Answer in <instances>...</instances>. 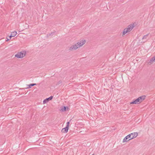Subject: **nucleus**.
<instances>
[{"instance_id":"20e7f679","label":"nucleus","mask_w":155,"mask_h":155,"mask_svg":"<svg viewBox=\"0 0 155 155\" xmlns=\"http://www.w3.org/2000/svg\"><path fill=\"white\" fill-rule=\"evenodd\" d=\"M26 54V51H22L16 54L15 55V57L18 58H22L25 56Z\"/></svg>"},{"instance_id":"4468645a","label":"nucleus","mask_w":155,"mask_h":155,"mask_svg":"<svg viewBox=\"0 0 155 155\" xmlns=\"http://www.w3.org/2000/svg\"><path fill=\"white\" fill-rule=\"evenodd\" d=\"M12 37H13V36L11 35L9 37V38H10L11 39V38Z\"/></svg>"},{"instance_id":"f257e3e1","label":"nucleus","mask_w":155,"mask_h":155,"mask_svg":"<svg viewBox=\"0 0 155 155\" xmlns=\"http://www.w3.org/2000/svg\"><path fill=\"white\" fill-rule=\"evenodd\" d=\"M138 134L137 133L134 132L128 135L124 139L123 142L124 143L127 142L130 140L136 138L138 136Z\"/></svg>"},{"instance_id":"2eb2a0df","label":"nucleus","mask_w":155,"mask_h":155,"mask_svg":"<svg viewBox=\"0 0 155 155\" xmlns=\"http://www.w3.org/2000/svg\"><path fill=\"white\" fill-rule=\"evenodd\" d=\"M10 39H11L10 38H7V39L6 40V41H9V40H10Z\"/></svg>"},{"instance_id":"a211bd4d","label":"nucleus","mask_w":155,"mask_h":155,"mask_svg":"<svg viewBox=\"0 0 155 155\" xmlns=\"http://www.w3.org/2000/svg\"><path fill=\"white\" fill-rule=\"evenodd\" d=\"M59 82L60 83H61V81H59Z\"/></svg>"},{"instance_id":"0eeeda50","label":"nucleus","mask_w":155,"mask_h":155,"mask_svg":"<svg viewBox=\"0 0 155 155\" xmlns=\"http://www.w3.org/2000/svg\"><path fill=\"white\" fill-rule=\"evenodd\" d=\"M53 96H50L49 97L47 98L44 100L43 101V104H44L46 103H47L49 100H51L53 98Z\"/></svg>"},{"instance_id":"423d86ee","label":"nucleus","mask_w":155,"mask_h":155,"mask_svg":"<svg viewBox=\"0 0 155 155\" xmlns=\"http://www.w3.org/2000/svg\"><path fill=\"white\" fill-rule=\"evenodd\" d=\"M86 40L84 39H82L77 43L78 45V48H79L82 47L86 43Z\"/></svg>"},{"instance_id":"9d476101","label":"nucleus","mask_w":155,"mask_h":155,"mask_svg":"<svg viewBox=\"0 0 155 155\" xmlns=\"http://www.w3.org/2000/svg\"><path fill=\"white\" fill-rule=\"evenodd\" d=\"M36 85V84H30L29 85H28V87H27V88H30L32 86H34L35 85Z\"/></svg>"},{"instance_id":"f3484780","label":"nucleus","mask_w":155,"mask_h":155,"mask_svg":"<svg viewBox=\"0 0 155 155\" xmlns=\"http://www.w3.org/2000/svg\"><path fill=\"white\" fill-rule=\"evenodd\" d=\"M134 134H133L132 135H131L130 136V137H132L134 136Z\"/></svg>"},{"instance_id":"39448f33","label":"nucleus","mask_w":155,"mask_h":155,"mask_svg":"<svg viewBox=\"0 0 155 155\" xmlns=\"http://www.w3.org/2000/svg\"><path fill=\"white\" fill-rule=\"evenodd\" d=\"M78 45L77 44V43H75L71 45L69 47V51H72L76 50L79 48L78 47Z\"/></svg>"},{"instance_id":"6e6552de","label":"nucleus","mask_w":155,"mask_h":155,"mask_svg":"<svg viewBox=\"0 0 155 155\" xmlns=\"http://www.w3.org/2000/svg\"><path fill=\"white\" fill-rule=\"evenodd\" d=\"M69 128L66 127L65 128H62L61 130V132L63 133H67L68 131Z\"/></svg>"},{"instance_id":"f8f14e48","label":"nucleus","mask_w":155,"mask_h":155,"mask_svg":"<svg viewBox=\"0 0 155 155\" xmlns=\"http://www.w3.org/2000/svg\"><path fill=\"white\" fill-rule=\"evenodd\" d=\"M149 34H147V35H144L143 38H142V39H146L147 38V37L148 36Z\"/></svg>"},{"instance_id":"1a4fd4ad","label":"nucleus","mask_w":155,"mask_h":155,"mask_svg":"<svg viewBox=\"0 0 155 155\" xmlns=\"http://www.w3.org/2000/svg\"><path fill=\"white\" fill-rule=\"evenodd\" d=\"M155 61V56L151 58L150 60V61L148 62V64H151L152 62Z\"/></svg>"},{"instance_id":"f03ea898","label":"nucleus","mask_w":155,"mask_h":155,"mask_svg":"<svg viewBox=\"0 0 155 155\" xmlns=\"http://www.w3.org/2000/svg\"><path fill=\"white\" fill-rule=\"evenodd\" d=\"M145 98V96L144 95L142 96L139 97L138 98L136 99L135 101L130 103V104H140L142 101Z\"/></svg>"},{"instance_id":"7ed1b4c3","label":"nucleus","mask_w":155,"mask_h":155,"mask_svg":"<svg viewBox=\"0 0 155 155\" xmlns=\"http://www.w3.org/2000/svg\"><path fill=\"white\" fill-rule=\"evenodd\" d=\"M134 24H133L129 25L127 28H125L123 32V35H124L127 33L129 32L134 28Z\"/></svg>"},{"instance_id":"dca6fc26","label":"nucleus","mask_w":155,"mask_h":155,"mask_svg":"<svg viewBox=\"0 0 155 155\" xmlns=\"http://www.w3.org/2000/svg\"><path fill=\"white\" fill-rule=\"evenodd\" d=\"M66 107H64V110H66Z\"/></svg>"},{"instance_id":"ddd939ff","label":"nucleus","mask_w":155,"mask_h":155,"mask_svg":"<svg viewBox=\"0 0 155 155\" xmlns=\"http://www.w3.org/2000/svg\"><path fill=\"white\" fill-rule=\"evenodd\" d=\"M69 124H70L69 122H67V126H66V127H68L69 128Z\"/></svg>"},{"instance_id":"9b49d317","label":"nucleus","mask_w":155,"mask_h":155,"mask_svg":"<svg viewBox=\"0 0 155 155\" xmlns=\"http://www.w3.org/2000/svg\"><path fill=\"white\" fill-rule=\"evenodd\" d=\"M17 33L16 31H13L11 33V35L13 36V37H14L16 35Z\"/></svg>"}]
</instances>
